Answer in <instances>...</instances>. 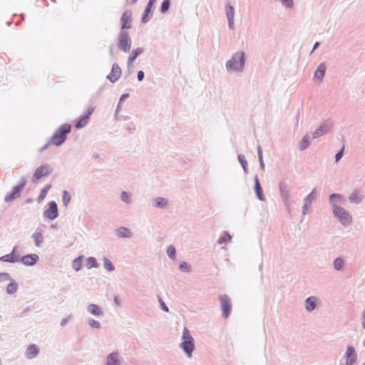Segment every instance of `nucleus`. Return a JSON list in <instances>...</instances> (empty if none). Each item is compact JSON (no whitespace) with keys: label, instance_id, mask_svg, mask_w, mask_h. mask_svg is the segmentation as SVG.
<instances>
[{"label":"nucleus","instance_id":"f257e3e1","mask_svg":"<svg viewBox=\"0 0 365 365\" xmlns=\"http://www.w3.org/2000/svg\"><path fill=\"white\" fill-rule=\"evenodd\" d=\"M71 125L70 124L62 125L51 138L48 144H46L41 150L46 148L49 145H61L66 138V135L71 132Z\"/></svg>","mask_w":365,"mask_h":365},{"label":"nucleus","instance_id":"f03ea898","mask_svg":"<svg viewBox=\"0 0 365 365\" xmlns=\"http://www.w3.org/2000/svg\"><path fill=\"white\" fill-rule=\"evenodd\" d=\"M182 342L180 344V347L187 354L189 357H191L192 352L194 349V339L190 334V331L187 327H184L182 333Z\"/></svg>","mask_w":365,"mask_h":365},{"label":"nucleus","instance_id":"7ed1b4c3","mask_svg":"<svg viewBox=\"0 0 365 365\" xmlns=\"http://www.w3.org/2000/svg\"><path fill=\"white\" fill-rule=\"evenodd\" d=\"M245 64V53L243 52H237L233 55L231 60L227 63L228 69L233 71H240Z\"/></svg>","mask_w":365,"mask_h":365},{"label":"nucleus","instance_id":"20e7f679","mask_svg":"<svg viewBox=\"0 0 365 365\" xmlns=\"http://www.w3.org/2000/svg\"><path fill=\"white\" fill-rule=\"evenodd\" d=\"M132 41L127 31H122L118 36V46L119 49L124 52L130 51L131 47Z\"/></svg>","mask_w":365,"mask_h":365},{"label":"nucleus","instance_id":"39448f33","mask_svg":"<svg viewBox=\"0 0 365 365\" xmlns=\"http://www.w3.org/2000/svg\"><path fill=\"white\" fill-rule=\"evenodd\" d=\"M334 215L343 223L349 224L351 221V217L349 213L342 207L334 206L333 210Z\"/></svg>","mask_w":365,"mask_h":365},{"label":"nucleus","instance_id":"423d86ee","mask_svg":"<svg viewBox=\"0 0 365 365\" xmlns=\"http://www.w3.org/2000/svg\"><path fill=\"white\" fill-rule=\"evenodd\" d=\"M48 207L43 212V215L45 217L48 218L50 220H53L58 217V207L57 204L54 201L49 202Z\"/></svg>","mask_w":365,"mask_h":365},{"label":"nucleus","instance_id":"0eeeda50","mask_svg":"<svg viewBox=\"0 0 365 365\" xmlns=\"http://www.w3.org/2000/svg\"><path fill=\"white\" fill-rule=\"evenodd\" d=\"M25 184H26V182L24 181L21 184L14 187L11 193L8 194L5 197V201L6 202H11L14 199L19 197L20 196L21 191L25 186Z\"/></svg>","mask_w":365,"mask_h":365},{"label":"nucleus","instance_id":"6e6552de","mask_svg":"<svg viewBox=\"0 0 365 365\" xmlns=\"http://www.w3.org/2000/svg\"><path fill=\"white\" fill-rule=\"evenodd\" d=\"M220 300L223 314L227 318L231 312L230 299L227 295L223 294L220 296Z\"/></svg>","mask_w":365,"mask_h":365},{"label":"nucleus","instance_id":"1a4fd4ad","mask_svg":"<svg viewBox=\"0 0 365 365\" xmlns=\"http://www.w3.org/2000/svg\"><path fill=\"white\" fill-rule=\"evenodd\" d=\"M121 29H130L132 25V12L130 10H126L122 14L120 18Z\"/></svg>","mask_w":365,"mask_h":365},{"label":"nucleus","instance_id":"9d476101","mask_svg":"<svg viewBox=\"0 0 365 365\" xmlns=\"http://www.w3.org/2000/svg\"><path fill=\"white\" fill-rule=\"evenodd\" d=\"M51 170L48 165H41L38 167L34 174L33 178L34 180H38L42 177L48 175L51 173Z\"/></svg>","mask_w":365,"mask_h":365},{"label":"nucleus","instance_id":"9b49d317","mask_svg":"<svg viewBox=\"0 0 365 365\" xmlns=\"http://www.w3.org/2000/svg\"><path fill=\"white\" fill-rule=\"evenodd\" d=\"M120 76H121V69H120V68L118 66V64L114 63L113 65V67H112V69H111V72L108 76V78L111 82H115V81H116L120 77Z\"/></svg>","mask_w":365,"mask_h":365},{"label":"nucleus","instance_id":"f8f14e48","mask_svg":"<svg viewBox=\"0 0 365 365\" xmlns=\"http://www.w3.org/2000/svg\"><path fill=\"white\" fill-rule=\"evenodd\" d=\"M38 259V256L36 254H31L22 257L21 262L26 266L34 265Z\"/></svg>","mask_w":365,"mask_h":365},{"label":"nucleus","instance_id":"ddd939ff","mask_svg":"<svg viewBox=\"0 0 365 365\" xmlns=\"http://www.w3.org/2000/svg\"><path fill=\"white\" fill-rule=\"evenodd\" d=\"M346 365H353V364L356 361V355L354 348L351 346H349L347 347V350L346 351Z\"/></svg>","mask_w":365,"mask_h":365},{"label":"nucleus","instance_id":"4468645a","mask_svg":"<svg viewBox=\"0 0 365 365\" xmlns=\"http://www.w3.org/2000/svg\"><path fill=\"white\" fill-rule=\"evenodd\" d=\"M93 112V108H89L87 114L86 115L81 117L79 119V120L76 123V128L78 129L83 128L88 123L89 117L92 114Z\"/></svg>","mask_w":365,"mask_h":365},{"label":"nucleus","instance_id":"2eb2a0df","mask_svg":"<svg viewBox=\"0 0 365 365\" xmlns=\"http://www.w3.org/2000/svg\"><path fill=\"white\" fill-rule=\"evenodd\" d=\"M39 350L36 345L31 344L26 350V356L29 359H33L38 354Z\"/></svg>","mask_w":365,"mask_h":365},{"label":"nucleus","instance_id":"dca6fc26","mask_svg":"<svg viewBox=\"0 0 365 365\" xmlns=\"http://www.w3.org/2000/svg\"><path fill=\"white\" fill-rule=\"evenodd\" d=\"M15 248L13 251L8 255H5L0 257V260L2 262H15L18 261L17 257L14 255Z\"/></svg>","mask_w":365,"mask_h":365},{"label":"nucleus","instance_id":"f3484780","mask_svg":"<svg viewBox=\"0 0 365 365\" xmlns=\"http://www.w3.org/2000/svg\"><path fill=\"white\" fill-rule=\"evenodd\" d=\"M107 365H120L117 353H111L107 358Z\"/></svg>","mask_w":365,"mask_h":365},{"label":"nucleus","instance_id":"a211bd4d","mask_svg":"<svg viewBox=\"0 0 365 365\" xmlns=\"http://www.w3.org/2000/svg\"><path fill=\"white\" fill-rule=\"evenodd\" d=\"M226 13H227V16L228 21H229V25L231 27L233 24V19H234V14H235L234 8L230 5L227 6H226Z\"/></svg>","mask_w":365,"mask_h":365},{"label":"nucleus","instance_id":"6ab92c4d","mask_svg":"<svg viewBox=\"0 0 365 365\" xmlns=\"http://www.w3.org/2000/svg\"><path fill=\"white\" fill-rule=\"evenodd\" d=\"M325 71H326V66L324 64L322 63L321 65H319L317 70L316 71V72L314 73V78L319 81L322 80V78L324 76Z\"/></svg>","mask_w":365,"mask_h":365},{"label":"nucleus","instance_id":"aec40b11","mask_svg":"<svg viewBox=\"0 0 365 365\" xmlns=\"http://www.w3.org/2000/svg\"><path fill=\"white\" fill-rule=\"evenodd\" d=\"M329 128L326 125H321L319 128H318L313 133V137L314 138H317L323 134L326 133L329 130Z\"/></svg>","mask_w":365,"mask_h":365},{"label":"nucleus","instance_id":"412c9836","mask_svg":"<svg viewBox=\"0 0 365 365\" xmlns=\"http://www.w3.org/2000/svg\"><path fill=\"white\" fill-rule=\"evenodd\" d=\"M316 307V298L310 297L306 299V309L307 311L311 312Z\"/></svg>","mask_w":365,"mask_h":365},{"label":"nucleus","instance_id":"4be33fe9","mask_svg":"<svg viewBox=\"0 0 365 365\" xmlns=\"http://www.w3.org/2000/svg\"><path fill=\"white\" fill-rule=\"evenodd\" d=\"M255 192H256L258 199L260 200H263L262 190V187L260 186L259 181L257 177H255Z\"/></svg>","mask_w":365,"mask_h":365},{"label":"nucleus","instance_id":"5701e85b","mask_svg":"<svg viewBox=\"0 0 365 365\" xmlns=\"http://www.w3.org/2000/svg\"><path fill=\"white\" fill-rule=\"evenodd\" d=\"M118 236L121 237H128L131 236L130 230L125 227H120L116 230Z\"/></svg>","mask_w":365,"mask_h":365},{"label":"nucleus","instance_id":"b1692460","mask_svg":"<svg viewBox=\"0 0 365 365\" xmlns=\"http://www.w3.org/2000/svg\"><path fill=\"white\" fill-rule=\"evenodd\" d=\"M88 311L95 316H99L102 314L100 307L96 304H90L88 307Z\"/></svg>","mask_w":365,"mask_h":365},{"label":"nucleus","instance_id":"393cba45","mask_svg":"<svg viewBox=\"0 0 365 365\" xmlns=\"http://www.w3.org/2000/svg\"><path fill=\"white\" fill-rule=\"evenodd\" d=\"M349 199L351 202L358 203L361 200L362 195L359 192H353L350 194Z\"/></svg>","mask_w":365,"mask_h":365},{"label":"nucleus","instance_id":"a878e982","mask_svg":"<svg viewBox=\"0 0 365 365\" xmlns=\"http://www.w3.org/2000/svg\"><path fill=\"white\" fill-rule=\"evenodd\" d=\"M32 238L37 247H39L43 240V237L41 232H35L33 234Z\"/></svg>","mask_w":365,"mask_h":365},{"label":"nucleus","instance_id":"bb28decb","mask_svg":"<svg viewBox=\"0 0 365 365\" xmlns=\"http://www.w3.org/2000/svg\"><path fill=\"white\" fill-rule=\"evenodd\" d=\"M18 284L16 282L11 281L7 286L6 291L9 294H14L16 292Z\"/></svg>","mask_w":365,"mask_h":365},{"label":"nucleus","instance_id":"cd10ccee","mask_svg":"<svg viewBox=\"0 0 365 365\" xmlns=\"http://www.w3.org/2000/svg\"><path fill=\"white\" fill-rule=\"evenodd\" d=\"M86 266L87 268L91 269L92 267H98V264L94 257H88L86 259Z\"/></svg>","mask_w":365,"mask_h":365},{"label":"nucleus","instance_id":"c85d7f7f","mask_svg":"<svg viewBox=\"0 0 365 365\" xmlns=\"http://www.w3.org/2000/svg\"><path fill=\"white\" fill-rule=\"evenodd\" d=\"M167 200L163 197H158L155 200V206L165 207L167 205Z\"/></svg>","mask_w":365,"mask_h":365},{"label":"nucleus","instance_id":"c756f323","mask_svg":"<svg viewBox=\"0 0 365 365\" xmlns=\"http://www.w3.org/2000/svg\"><path fill=\"white\" fill-rule=\"evenodd\" d=\"M103 262H104V267L106 270H108V272H111V271H113L115 267L113 264V263L106 257H105L103 259Z\"/></svg>","mask_w":365,"mask_h":365},{"label":"nucleus","instance_id":"7c9ffc66","mask_svg":"<svg viewBox=\"0 0 365 365\" xmlns=\"http://www.w3.org/2000/svg\"><path fill=\"white\" fill-rule=\"evenodd\" d=\"M82 258L78 257L73 261L72 267L76 271H78L81 267Z\"/></svg>","mask_w":365,"mask_h":365},{"label":"nucleus","instance_id":"2f4dec72","mask_svg":"<svg viewBox=\"0 0 365 365\" xmlns=\"http://www.w3.org/2000/svg\"><path fill=\"white\" fill-rule=\"evenodd\" d=\"M309 145L308 136H304L299 143V149L301 150H305Z\"/></svg>","mask_w":365,"mask_h":365},{"label":"nucleus","instance_id":"473e14b6","mask_svg":"<svg viewBox=\"0 0 365 365\" xmlns=\"http://www.w3.org/2000/svg\"><path fill=\"white\" fill-rule=\"evenodd\" d=\"M138 57V55L136 53L132 51L131 53L130 54L128 59V68L130 69L133 64V61L135 59Z\"/></svg>","mask_w":365,"mask_h":365},{"label":"nucleus","instance_id":"72a5a7b5","mask_svg":"<svg viewBox=\"0 0 365 365\" xmlns=\"http://www.w3.org/2000/svg\"><path fill=\"white\" fill-rule=\"evenodd\" d=\"M152 6H153V5H151V3L147 4L145 11H144V14L142 17V21L143 23H145L147 21V16H148V14L150 12Z\"/></svg>","mask_w":365,"mask_h":365},{"label":"nucleus","instance_id":"f704fd0d","mask_svg":"<svg viewBox=\"0 0 365 365\" xmlns=\"http://www.w3.org/2000/svg\"><path fill=\"white\" fill-rule=\"evenodd\" d=\"M50 185H48L46 186L45 188H43L41 192V194L38 198V202H41L43 200H44V198L46 197V195H47V192L48 190H49L50 188Z\"/></svg>","mask_w":365,"mask_h":365},{"label":"nucleus","instance_id":"c9c22d12","mask_svg":"<svg viewBox=\"0 0 365 365\" xmlns=\"http://www.w3.org/2000/svg\"><path fill=\"white\" fill-rule=\"evenodd\" d=\"M344 264V261L341 258H336L334 262V266L336 269H340Z\"/></svg>","mask_w":365,"mask_h":365},{"label":"nucleus","instance_id":"e433bc0d","mask_svg":"<svg viewBox=\"0 0 365 365\" xmlns=\"http://www.w3.org/2000/svg\"><path fill=\"white\" fill-rule=\"evenodd\" d=\"M71 201V196L67 191H63V202L64 205H67Z\"/></svg>","mask_w":365,"mask_h":365},{"label":"nucleus","instance_id":"4c0bfd02","mask_svg":"<svg viewBox=\"0 0 365 365\" xmlns=\"http://www.w3.org/2000/svg\"><path fill=\"white\" fill-rule=\"evenodd\" d=\"M170 7V1L169 0H165L161 5V12L165 13L166 12Z\"/></svg>","mask_w":365,"mask_h":365},{"label":"nucleus","instance_id":"58836bf2","mask_svg":"<svg viewBox=\"0 0 365 365\" xmlns=\"http://www.w3.org/2000/svg\"><path fill=\"white\" fill-rule=\"evenodd\" d=\"M167 254L168 255L171 257V258H174L175 257V248L174 246L173 245H170L168 247V250H167Z\"/></svg>","mask_w":365,"mask_h":365},{"label":"nucleus","instance_id":"ea45409f","mask_svg":"<svg viewBox=\"0 0 365 365\" xmlns=\"http://www.w3.org/2000/svg\"><path fill=\"white\" fill-rule=\"evenodd\" d=\"M88 324L93 328H99L100 327V323L98 322H97L96 320L93 319H89Z\"/></svg>","mask_w":365,"mask_h":365},{"label":"nucleus","instance_id":"a19ab883","mask_svg":"<svg viewBox=\"0 0 365 365\" xmlns=\"http://www.w3.org/2000/svg\"><path fill=\"white\" fill-rule=\"evenodd\" d=\"M231 239V236L228 234H226L225 237H221L218 240L219 244H222L226 241H229Z\"/></svg>","mask_w":365,"mask_h":365},{"label":"nucleus","instance_id":"79ce46f5","mask_svg":"<svg viewBox=\"0 0 365 365\" xmlns=\"http://www.w3.org/2000/svg\"><path fill=\"white\" fill-rule=\"evenodd\" d=\"M329 198L331 202H334L336 200H340L341 196L339 194H332L330 195Z\"/></svg>","mask_w":365,"mask_h":365},{"label":"nucleus","instance_id":"37998d69","mask_svg":"<svg viewBox=\"0 0 365 365\" xmlns=\"http://www.w3.org/2000/svg\"><path fill=\"white\" fill-rule=\"evenodd\" d=\"M9 279V274L8 273H0V282L7 281Z\"/></svg>","mask_w":365,"mask_h":365},{"label":"nucleus","instance_id":"c03bdc74","mask_svg":"<svg viewBox=\"0 0 365 365\" xmlns=\"http://www.w3.org/2000/svg\"><path fill=\"white\" fill-rule=\"evenodd\" d=\"M238 158H239V160H240V163L242 164L243 168L245 170L247 163H246V160H245V156L240 155H239Z\"/></svg>","mask_w":365,"mask_h":365},{"label":"nucleus","instance_id":"a18cd8bd","mask_svg":"<svg viewBox=\"0 0 365 365\" xmlns=\"http://www.w3.org/2000/svg\"><path fill=\"white\" fill-rule=\"evenodd\" d=\"M121 199L124 202H129V195H128V194L126 192L123 191L121 193Z\"/></svg>","mask_w":365,"mask_h":365},{"label":"nucleus","instance_id":"49530a36","mask_svg":"<svg viewBox=\"0 0 365 365\" xmlns=\"http://www.w3.org/2000/svg\"><path fill=\"white\" fill-rule=\"evenodd\" d=\"M344 147L343 146L341 150L336 153V162H338L343 156V151H344Z\"/></svg>","mask_w":365,"mask_h":365},{"label":"nucleus","instance_id":"de8ad7c7","mask_svg":"<svg viewBox=\"0 0 365 365\" xmlns=\"http://www.w3.org/2000/svg\"><path fill=\"white\" fill-rule=\"evenodd\" d=\"M159 302L160 304V306H161V308L165 311L166 312H168L169 310H168V308L167 307V306L165 305V302L162 300V299L159 298Z\"/></svg>","mask_w":365,"mask_h":365},{"label":"nucleus","instance_id":"09e8293b","mask_svg":"<svg viewBox=\"0 0 365 365\" xmlns=\"http://www.w3.org/2000/svg\"><path fill=\"white\" fill-rule=\"evenodd\" d=\"M282 3L288 7H291L293 4L292 0H282Z\"/></svg>","mask_w":365,"mask_h":365},{"label":"nucleus","instance_id":"8fccbe9b","mask_svg":"<svg viewBox=\"0 0 365 365\" xmlns=\"http://www.w3.org/2000/svg\"><path fill=\"white\" fill-rule=\"evenodd\" d=\"M144 78V73L142 71L138 72V79L140 81Z\"/></svg>","mask_w":365,"mask_h":365},{"label":"nucleus","instance_id":"3c124183","mask_svg":"<svg viewBox=\"0 0 365 365\" xmlns=\"http://www.w3.org/2000/svg\"><path fill=\"white\" fill-rule=\"evenodd\" d=\"M133 51L136 53V54L138 56L143 53V50L141 48H137L133 50Z\"/></svg>","mask_w":365,"mask_h":365},{"label":"nucleus","instance_id":"603ef678","mask_svg":"<svg viewBox=\"0 0 365 365\" xmlns=\"http://www.w3.org/2000/svg\"><path fill=\"white\" fill-rule=\"evenodd\" d=\"M362 327L365 329V311L363 313V318H362Z\"/></svg>","mask_w":365,"mask_h":365},{"label":"nucleus","instance_id":"864d4df0","mask_svg":"<svg viewBox=\"0 0 365 365\" xmlns=\"http://www.w3.org/2000/svg\"><path fill=\"white\" fill-rule=\"evenodd\" d=\"M187 267V264L186 263H183L180 265V269H183L184 268H185Z\"/></svg>","mask_w":365,"mask_h":365},{"label":"nucleus","instance_id":"5fc2aeb1","mask_svg":"<svg viewBox=\"0 0 365 365\" xmlns=\"http://www.w3.org/2000/svg\"><path fill=\"white\" fill-rule=\"evenodd\" d=\"M319 42L315 43V44H314V48H313V50L316 49V48L319 46Z\"/></svg>","mask_w":365,"mask_h":365},{"label":"nucleus","instance_id":"6e6d98bb","mask_svg":"<svg viewBox=\"0 0 365 365\" xmlns=\"http://www.w3.org/2000/svg\"><path fill=\"white\" fill-rule=\"evenodd\" d=\"M155 1V0H149L148 4H150L151 3V5H153Z\"/></svg>","mask_w":365,"mask_h":365},{"label":"nucleus","instance_id":"4d7b16f0","mask_svg":"<svg viewBox=\"0 0 365 365\" xmlns=\"http://www.w3.org/2000/svg\"><path fill=\"white\" fill-rule=\"evenodd\" d=\"M127 95H123L122 97H121V99H123V98H126Z\"/></svg>","mask_w":365,"mask_h":365},{"label":"nucleus","instance_id":"13d9d810","mask_svg":"<svg viewBox=\"0 0 365 365\" xmlns=\"http://www.w3.org/2000/svg\"><path fill=\"white\" fill-rule=\"evenodd\" d=\"M137 1H138V0H133L132 1H133V3H135V2H136Z\"/></svg>","mask_w":365,"mask_h":365},{"label":"nucleus","instance_id":"bf43d9fd","mask_svg":"<svg viewBox=\"0 0 365 365\" xmlns=\"http://www.w3.org/2000/svg\"><path fill=\"white\" fill-rule=\"evenodd\" d=\"M364 365H365V363H364Z\"/></svg>","mask_w":365,"mask_h":365}]
</instances>
